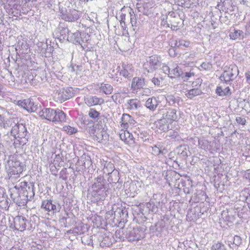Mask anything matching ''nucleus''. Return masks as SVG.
<instances>
[{"instance_id":"27","label":"nucleus","mask_w":250,"mask_h":250,"mask_svg":"<svg viewBox=\"0 0 250 250\" xmlns=\"http://www.w3.org/2000/svg\"><path fill=\"white\" fill-rule=\"evenodd\" d=\"M145 84V79L140 77H134L132 81L131 87L134 89L143 88Z\"/></svg>"},{"instance_id":"42","label":"nucleus","mask_w":250,"mask_h":250,"mask_svg":"<svg viewBox=\"0 0 250 250\" xmlns=\"http://www.w3.org/2000/svg\"><path fill=\"white\" fill-rule=\"evenodd\" d=\"M188 149L185 146H180L179 148L178 153L183 157H187L188 155Z\"/></svg>"},{"instance_id":"9","label":"nucleus","mask_w":250,"mask_h":250,"mask_svg":"<svg viewBox=\"0 0 250 250\" xmlns=\"http://www.w3.org/2000/svg\"><path fill=\"white\" fill-rule=\"evenodd\" d=\"M124 235L129 241H138L145 237L144 230L138 228H127Z\"/></svg>"},{"instance_id":"43","label":"nucleus","mask_w":250,"mask_h":250,"mask_svg":"<svg viewBox=\"0 0 250 250\" xmlns=\"http://www.w3.org/2000/svg\"><path fill=\"white\" fill-rule=\"evenodd\" d=\"M99 114L100 113L98 111L93 108L90 109L88 113L89 116L94 119L98 118Z\"/></svg>"},{"instance_id":"19","label":"nucleus","mask_w":250,"mask_h":250,"mask_svg":"<svg viewBox=\"0 0 250 250\" xmlns=\"http://www.w3.org/2000/svg\"><path fill=\"white\" fill-rule=\"evenodd\" d=\"M28 220L22 216H18L14 218V223L15 229L23 231L26 228Z\"/></svg>"},{"instance_id":"29","label":"nucleus","mask_w":250,"mask_h":250,"mask_svg":"<svg viewBox=\"0 0 250 250\" xmlns=\"http://www.w3.org/2000/svg\"><path fill=\"white\" fill-rule=\"evenodd\" d=\"M230 38L232 40H241L244 37V33L240 30H233L229 34Z\"/></svg>"},{"instance_id":"34","label":"nucleus","mask_w":250,"mask_h":250,"mask_svg":"<svg viewBox=\"0 0 250 250\" xmlns=\"http://www.w3.org/2000/svg\"><path fill=\"white\" fill-rule=\"evenodd\" d=\"M112 245V237L111 236H105L100 243L102 247H109Z\"/></svg>"},{"instance_id":"64","label":"nucleus","mask_w":250,"mask_h":250,"mask_svg":"<svg viewBox=\"0 0 250 250\" xmlns=\"http://www.w3.org/2000/svg\"><path fill=\"white\" fill-rule=\"evenodd\" d=\"M184 191H185V192H186V193H189V190H188V189L186 190H184Z\"/></svg>"},{"instance_id":"20","label":"nucleus","mask_w":250,"mask_h":250,"mask_svg":"<svg viewBox=\"0 0 250 250\" xmlns=\"http://www.w3.org/2000/svg\"><path fill=\"white\" fill-rule=\"evenodd\" d=\"M134 69L131 64L124 63L120 74L125 78L130 79L133 75Z\"/></svg>"},{"instance_id":"4","label":"nucleus","mask_w":250,"mask_h":250,"mask_svg":"<svg viewBox=\"0 0 250 250\" xmlns=\"http://www.w3.org/2000/svg\"><path fill=\"white\" fill-rule=\"evenodd\" d=\"M95 180V181L89 190L90 194L93 197L94 201L96 202L103 201L107 196L104 180L103 177H99Z\"/></svg>"},{"instance_id":"49","label":"nucleus","mask_w":250,"mask_h":250,"mask_svg":"<svg viewBox=\"0 0 250 250\" xmlns=\"http://www.w3.org/2000/svg\"><path fill=\"white\" fill-rule=\"evenodd\" d=\"M237 123L242 125H245L246 124V119L242 117H237L236 118Z\"/></svg>"},{"instance_id":"3","label":"nucleus","mask_w":250,"mask_h":250,"mask_svg":"<svg viewBox=\"0 0 250 250\" xmlns=\"http://www.w3.org/2000/svg\"><path fill=\"white\" fill-rule=\"evenodd\" d=\"M37 113L42 119L54 123H62L66 121L65 113L58 109L55 110L51 108H44L39 110Z\"/></svg>"},{"instance_id":"35","label":"nucleus","mask_w":250,"mask_h":250,"mask_svg":"<svg viewBox=\"0 0 250 250\" xmlns=\"http://www.w3.org/2000/svg\"><path fill=\"white\" fill-rule=\"evenodd\" d=\"M134 133L138 136V138H140L144 142L148 140L147 134L146 133L141 132L139 129V127L134 130Z\"/></svg>"},{"instance_id":"31","label":"nucleus","mask_w":250,"mask_h":250,"mask_svg":"<svg viewBox=\"0 0 250 250\" xmlns=\"http://www.w3.org/2000/svg\"><path fill=\"white\" fill-rule=\"evenodd\" d=\"M190 44V42L184 40H175L174 43L175 47L182 48L184 47H189Z\"/></svg>"},{"instance_id":"61","label":"nucleus","mask_w":250,"mask_h":250,"mask_svg":"<svg viewBox=\"0 0 250 250\" xmlns=\"http://www.w3.org/2000/svg\"><path fill=\"white\" fill-rule=\"evenodd\" d=\"M196 83L199 84L200 83H201V80L200 79H197Z\"/></svg>"},{"instance_id":"36","label":"nucleus","mask_w":250,"mask_h":250,"mask_svg":"<svg viewBox=\"0 0 250 250\" xmlns=\"http://www.w3.org/2000/svg\"><path fill=\"white\" fill-rule=\"evenodd\" d=\"M137 93L139 95L148 96L151 95V91L148 88L143 87V88H141L139 90H137Z\"/></svg>"},{"instance_id":"2","label":"nucleus","mask_w":250,"mask_h":250,"mask_svg":"<svg viewBox=\"0 0 250 250\" xmlns=\"http://www.w3.org/2000/svg\"><path fill=\"white\" fill-rule=\"evenodd\" d=\"M162 117L158 122L159 125V129L164 132L171 129L169 125L173 122L177 121L178 116L176 110L173 108H166L161 110Z\"/></svg>"},{"instance_id":"50","label":"nucleus","mask_w":250,"mask_h":250,"mask_svg":"<svg viewBox=\"0 0 250 250\" xmlns=\"http://www.w3.org/2000/svg\"><path fill=\"white\" fill-rule=\"evenodd\" d=\"M167 26L170 27L173 30H177L178 29V22H176L175 24H173L172 23H167Z\"/></svg>"},{"instance_id":"60","label":"nucleus","mask_w":250,"mask_h":250,"mask_svg":"<svg viewBox=\"0 0 250 250\" xmlns=\"http://www.w3.org/2000/svg\"><path fill=\"white\" fill-rule=\"evenodd\" d=\"M75 71V68L74 66H72L71 68V71L74 72Z\"/></svg>"},{"instance_id":"51","label":"nucleus","mask_w":250,"mask_h":250,"mask_svg":"<svg viewBox=\"0 0 250 250\" xmlns=\"http://www.w3.org/2000/svg\"><path fill=\"white\" fill-rule=\"evenodd\" d=\"M170 67L168 66L167 65H163L162 66V70L165 74H167L168 77H169V72H170Z\"/></svg>"},{"instance_id":"1","label":"nucleus","mask_w":250,"mask_h":250,"mask_svg":"<svg viewBox=\"0 0 250 250\" xmlns=\"http://www.w3.org/2000/svg\"><path fill=\"white\" fill-rule=\"evenodd\" d=\"M14 188L17 190L18 195L14 200L19 206L25 205L28 201L33 199L35 195V188L33 183L21 182L17 184Z\"/></svg>"},{"instance_id":"37","label":"nucleus","mask_w":250,"mask_h":250,"mask_svg":"<svg viewBox=\"0 0 250 250\" xmlns=\"http://www.w3.org/2000/svg\"><path fill=\"white\" fill-rule=\"evenodd\" d=\"M210 250H227V249L223 244L217 242L212 245Z\"/></svg>"},{"instance_id":"5","label":"nucleus","mask_w":250,"mask_h":250,"mask_svg":"<svg viewBox=\"0 0 250 250\" xmlns=\"http://www.w3.org/2000/svg\"><path fill=\"white\" fill-rule=\"evenodd\" d=\"M25 165L16 160L14 156L9 157L5 165V169L8 174V178L12 179L13 176L19 177L25 169Z\"/></svg>"},{"instance_id":"15","label":"nucleus","mask_w":250,"mask_h":250,"mask_svg":"<svg viewBox=\"0 0 250 250\" xmlns=\"http://www.w3.org/2000/svg\"><path fill=\"white\" fill-rule=\"evenodd\" d=\"M105 125L101 123L97 130L96 135L93 138L99 143H105L108 139V135L104 128Z\"/></svg>"},{"instance_id":"48","label":"nucleus","mask_w":250,"mask_h":250,"mask_svg":"<svg viewBox=\"0 0 250 250\" xmlns=\"http://www.w3.org/2000/svg\"><path fill=\"white\" fill-rule=\"evenodd\" d=\"M60 34H61V37L62 36V39H64L66 37V35H65V33H67L68 34L69 31V30L67 29V28H62L61 30H60Z\"/></svg>"},{"instance_id":"23","label":"nucleus","mask_w":250,"mask_h":250,"mask_svg":"<svg viewBox=\"0 0 250 250\" xmlns=\"http://www.w3.org/2000/svg\"><path fill=\"white\" fill-rule=\"evenodd\" d=\"M85 103L89 106L96 105H100L104 103L102 98H99L96 96H88L84 99Z\"/></svg>"},{"instance_id":"25","label":"nucleus","mask_w":250,"mask_h":250,"mask_svg":"<svg viewBox=\"0 0 250 250\" xmlns=\"http://www.w3.org/2000/svg\"><path fill=\"white\" fill-rule=\"evenodd\" d=\"M169 77L176 78L179 77L183 74L182 69L179 67L177 63H173L170 68Z\"/></svg>"},{"instance_id":"63","label":"nucleus","mask_w":250,"mask_h":250,"mask_svg":"<svg viewBox=\"0 0 250 250\" xmlns=\"http://www.w3.org/2000/svg\"><path fill=\"white\" fill-rule=\"evenodd\" d=\"M184 191H185V192H186V193H189V190H188V189L186 190H184Z\"/></svg>"},{"instance_id":"6","label":"nucleus","mask_w":250,"mask_h":250,"mask_svg":"<svg viewBox=\"0 0 250 250\" xmlns=\"http://www.w3.org/2000/svg\"><path fill=\"white\" fill-rule=\"evenodd\" d=\"M10 134L15 139H19L20 143L22 145L26 144L28 139L26 138L27 131L25 125L21 123H19L18 120L15 125L11 129Z\"/></svg>"},{"instance_id":"7","label":"nucleus","mask_w":250,"mask_h":250,"mask_svg":"<svg viewBox=\"0 0 250 250\" xmlns=\"http://www.w3.org/2000/svg\"><path fill=\"white\" fill-rule=\"evenodd\" d=\"M67 39L70 42L76 45H80L83 48H84L90 39V36L86 33L77 31L68 35Z\"/></svg>"},{"instance_id":"53","label":"nucleus","mask_w":250,"mask_h":250,"mask_svg":"<svg viewBox=\"0 0 250 250\" xmlns=\"http://www.w3.org/2000/svg\"><path fill=\"white\" fill-rule=\"evenodd\" d=\"M130 23H131L132 26H134L136 23L135 19H134L135 15L131 14L130 13Z\"/></svg>"},{"instance_id":"32","label":"nucleus","mask_w":250,"mask_h":250,"mask_svg":"<svg viewBox=\"0 0 250 250\" xmlns=\"http://www.w3.org/2000/svg\"><path fill=\"white\" fill-rule=\"evenodd\" d=\"M100 90L105 94L108 95L110 94L112 92L113 87L110 84L108 83L102 84L100 87Z\"/></svg>"},{"instance_id":"57","label":"nucleus","mask_w":250,"mask_h":250,"mask_svg":"<svg viewBox=\"0 0 250 250\" xmlns=\"http://www.w3.org/2000/svg\"><path fill=\"white\" fill-rule=\"evenodd\" d=\"M246 202L250 205L249 207H250V194L248 195L246 198Z\"/></svg>"},{"instance_id":"12","label":"nucleus","mask_w":250,"mask_h":250,"mask_svg":"<svg viewBox=\"0 0 250 250\" xmlns=\"http://www.w3.org/2000/svg\"><path fill=\"white\" fill-rule=\"evenodd\" d=\"M103 171L104 174L109 175L107 179L109 182L116 183L118 182L119 173L117 170H115L113 164L106 162L104 165Z\"/></svg>"},{"instance_id":"24","label":"nucleus","mask_w":250,"mask_h":250,"mask_svg":"<svg viewBox=\"0 0 250 250\" xmlns=\"http://www.w3.org/2000/svg\"><path fill=\"white\" fill-rule=\"evenodd\" d=\"M17 119L16 118H9L4 120L3 118L0 116V126L5 129H8L9 127L13 128V126L15 125Z\"/></svg>"},{"instance_id":"46","label":"nucleus","mask_w":250,"mask_h":250,"mask_svg":"<svg viewBox=\"0 0 250 250\" xmlns=\"http://www.w3.org/2000/svg\"><path fill=\"white\" fill-rule=\"evenodd\" d=\"M241 241H242V240L240 236L235 235L233 237V244H235L236 246H238L241 244Z\"/></svg>"},{"instance_id":"38","label":"nucleus","mask_w":250,"mask_h":250,"mask_svg":"<svg viewBox=\"0 0 250 250\" xmlns=\"http://www.w3.org/2000/svg\"><path fill=\"white\" fill-rule=\"evenodd\" d=\"M165 149H161L159 147L157 146H154L152 148V154L157 156L160 154L164 155L165 153L164 152Z\"/></svg>"},{"instance_id":"47","label":"nucleus","mask_w":250,"mask_h":250,"mask_svg":"<svg viewBox=\"0 0 250 250\" xmlns=\"http://www.w3.org/2000/svg\"><path fill=\"white\" fill-rule=\"evenodd\" d=\"M116 18L120 21H124L125 20V14H124L122 11H120L117 15Z\"/></svg>"},{"instance_id":"44","label":"nucleus","mask_w":250,"mask_h":250,"mask_svg":"<svg viewBox=\"0 0 250 250\" xmlns=\"http://www.w3.org/2000/svg\"><path fill=\"white\" fill-rule=\"evenodd\" d=\"M166 99L170 104L173 105L175 103L176 99L172 95H168L166 97Z\"/></svg>"},{"instance_id":"30","label":"nucleus","mask_w":250,"mask_h":250,"mask_svg":"<svg viewBox=\"0 0 250 250\" xmlns=\"http://www.w3.org/2000/svg\"><path fill=\"white\" fill-rule=\"evenodd\" d=\"M216 93L220 96H225L230 94V89L228 86L224 88L222 86H217Z\"/></svg>"},{"instance_id":"39","label":"nucleus","mask_w":250,"mask_h":250,"mask_svg":"<svg viewBox=\"0 0 250 250\" xmlns=\"http://www.w3.org/2000/svg\"><path fill=\"white\" fill-rule=\"evenodd\" d=\"M175 13L174 12H170L168 14V16L167 18V19L168 20V23H172L173 24H175L176 22H178L176 21V20H179L178 18H176L174 15ZM167 23L168 22L166 21Z\"/></svg>"},{"instance_id":"59","label":"nucleus","mask_w":250,"mask_h":250,"mask_svg":"<svg viewBox=\"0 0 250 250\" xmlns=\"http://www.w3.org/2000/svg\"><path fill=\"white\" fill-rule=\"evenodd\" d=\"M230 1L229 0H225L223 1L222 4H223V6L225 7V6L226 5L227 3H229Z\"/></svg>"},{"instance_id":"52","label":"nucleus","mask_w":250,"mask_h":250,"mask_svg":"<svg viewBox=\"0 0 250 250\" xmlns=\"http://www.w3.org/2000/svg\"><path fill=\"white\" fill-rule=\"evenodd\" d=\"M220 20L221 22L225 23L227 24H229L230 21L229 19V18L228 16H225V17L220 16Z\"/></svg>"},{"instance_id":"21","label":"nucleus","mask_w":250,"mask_h":250,"mask_svg":"<svg viewBox=\"0 0 250 250\" xmlns=\"http://www.w3.org/2000/svg\"><path fill=\"white\" fill-rule=\"evenodd\" d=\"M160 103V101L159 97H152L148 98L146 100L145 105L149 110L154 111L156 109Z\"/></svg>"},{"instance_id":"13","label":"nucleus","mask_w":250,"mask_h":250,"mask_svg":"<svg viewBox=\"0 0 250 250\" xmlns=\"http://www.w3.org/2000/svg\"><path fill=\"white\" fill-rule=\"evenodd\" d=\"M73 96V92L70 87L60 89L54 94V98L61 102L70 99Z\"/></svg>"},{"instance_id":"54","label":"nucleus","mask_w":250,"mask_h":250,"mask_svg":"<svg viewBox=\"0 0 250 250\" xmlns=\"http://www.w3.org/2000/svg\"><path fill=\"white\" fill-rule=\"evenodd\" d=\"M246 81L248 83L250 84V70L248 71L245 74Z\"/></svg>"},{"instance_id":"22","label":"nucleus","mask_w":250,"mask_h":250,"mask_svg":"<svg viewBox=\"0 0 250 250\" xmlns=\"http://www.w3.org/2000/svg\"><path fill=\"white\" fill-rule=\"evenodd\" d=\"M141 106L140 102L137 99H132L128 100L125 104L127 110L135 111Z\"/></svg>"},{"instance_id":"28","label":"nucleus","mask_w":250,"mask_h":250,"mask_svg":"<svg viewBox=\"0 0 250 250\" xmlns=\"http://www.w3.org/2000/svg\"><path fill=\"white\" fill-rule=\"evenodd\" d=\"M125 94V92L117 91L112 95L111 98L116 104H121L123 103Z\"/></svg>"},{"instance_id":"26","label":"nucleus","mask_w":250,"mask_h":250,"mask_svg":"<svg viewBox=\"0 0 250 250\" xmlns=\"http://www.w3.org/2000/svg\"><path fill=\"white\" fill-rule=\"evenodd\" d=\"M42 208L46 211H53L54 212L57 211L56 205L53 204L52 200H45L42 201Z\"/></svg>"},{"instance_id":"41","label":"nucleus","mask_w":250,"mask_h":250,"mask_svg":"<svg viewBox=\"0 0 250 250\" xmlns=\"http://www.w3.org/2000/svg\"><path fill=\"white\" fill-rule=\"evenodd\" d=\"M164 79L163 77H154L151 79V82L155 85L159 86L162 84Z\"/></svg>"},{"instance_id":"45","label":"nucleus","mask_w":250,"mask_h":250,"mask_svg":"<svg viewBox=\"0 0 250 250\" xmlns=\"http://www.w3.org/2000/svg\"><path fill=\"white\" fill-rule=\"evenodd\" d=\"M201 67L204 70H210L212 67V65L209 62H203Z\"/></svg>"},{"instance_id":"16","label":"nucleus","mask_w":250,"mask_h":250,"mask_svg":"<svg viewBox=\"0 0 250 250\" xmlns=\"http://www.w3.org/2000/svg\"><path fill=\"white\" fill-rule=\"evenodd\" d=\"M81 14L75 9H70L65 12H61V17L66 21L74 22L79 19Z\"/></svg>"},{"instance_id":"33","label":"nucleus","mask_w":250,"mask_h":250,"mask_svg":"<svg viewBox=\"0 0 250 250\" xmlns=\"http://www.w3.org/2000/svg\"><path fill=\"white\" fill-rule=\"evenodd\" d=\"M100 123H102L101 121L99 122V124H96L95 125H92L91 126H89L87 128V131L89 132L90 136H93V138L96 135V132H97V130L98 128H99V126H100Z\"/></svg>"},{"instance_id":"11","label":"nucleus","mask_w":250,"mask_h":250,"mask_svg":"<svg viewBox=\"0 0 250 250\" xmlns=\"http://www.w3.org/2000/svg\"><path fill=\"white\" fill-rule=\"evenodd\" d=\"M121 128L122 129L130 130L134 132L138 127L137 123L129 114L124 113L121 121Z\"/></svg>"},{"instance_id":"10","label":"nucleus","mask_w":250,"mask_h":250,"mask_svg":"<svg viewBox=\"0 0 250 250\" xmlns=\"http://www.w3.org/2000/svg\"><path fill=\"white\" fill-rule=\"evenodd\" d=\"M161 65L160 58L156 55L149 57L143 65L144 69L148 73H152Z\"/></svg>"},{"instance_id":"18","label":"nucleus","mask_w":250,"mask_h":250,"mask_svg":"<svg viewBox=\"0 0 250 250\" xmlns=\"http://www.w3.org/2000/svg\"><path fill=\"white\" fill-rule=\"evenodd\" d=\"M187 85L184 83L181 84L180 87L181 88V91L185 93L186 96L189 99H191L196 96L200 95L202 93L201 90L198 87L187 90Z\"/></svg>"},{"instance_id":"17","label":"nucleus","mask_w":250,"mask_h":250,"mask_svg":"<svg viewBox=\"0 0 250 250\" xmlns=\"http://www.w3.org/2000/svg\"><path fill=\"white\" fill-rule=\"evenodd\" d=\"M133 133H134L130 130L122 129L120 132L121 140L127 144L130 145L133 144L134 143Z\"/></svg>"},{"instance_id":"14","label":"nucleus","mask_w":250,"mask_h":250,"mask_svg":"<svg viewBox=\"0 0 250 250\" xmlns=\"http://www.w3.org/2000/svg\"><path fill=\"white\" fill-rule=\"evenodd\" d=\"M18 105L26 109L28 112H38L39 107L35 104L32 99H25L23 101H19Z\"/></svg>"},{"instance_id":"40","label":"nucleus","mask_w":250,"mask_h":250,"mask_svg":"<svg viewBox=\"0 0 250 250\" xmlns=\"http://www.w3.org/2000/svg\"><path fill=\"white\" fill-rule=\"evenodd\" d=\"M63 130L69 135H72L77 132V129L70 125L64 126L63 127Z\"/></svg>"},{"instance_id":"55","label":"nucleus","mask_w":250,"mask_h":250,"mask_svg":"<svg viewBox=\"0 0 250 250\" xmlns=\"http://www.w3.org/2000/svg\"><path fill=\"white\" fill-rule=\"evenodd\" d=\"M120 22L121 26L122 28L123 29V30H125L126 28V24L125 23V21H121Z\"/></svg>"},{"instance_id":"8","label":"nucleus","mask_w":250,"mask_h":250,"mask_svg":"<svg viewBox=\"0 0 250 250\" xmlns=\"http://www.w3.org/2000/svg\"><path fill=\"white\" fill-rule=\"evenodd\" d=\"M238 74V69L235 65L231 64L229 66H226L224 67L223 74L220 77V79L221 81L228 83L234 80Z\"/></svg>"},{"instance_id":"58","label":"nucleus","mask_w":250,"mask_h":250,"mask_svg":"<svg viewBox=\"0 0 250 250\" xmlns=\"http://www.w3.org/2000/svg\"><path fill=\"white\" fill-rule=\"evenodd\" d=\"M246 31L248 34L250 35V22L249 25L246 26Z\"/></svg>"},{"instance_id":"62","label":"nucleus","mask_w":250,"mask_h":250,"mask_svg":"<svg viewBox=\"0 0 250 250\" xmlns=\"http://www.w3.org/2000/svg\"><path fill=\"white\" fill-rule=\"evenodd\" d=\"M246 1L245 0H242L241 1V3H242L243 4H245L246 3Z\"/></svg>"},{"instance_id":"56","label":"nucleus","mask_w":250,"mask_h":250,"mask_svg":"<svg viewBox=\"0 0 250 250\" xmlns=\"http://www.w3.org/2000/svg\"><path fill=\"white\" fill-rule=\"evenodd\" d=\"M192 75H193V73L191 72H186L185 73V76L187 78V80Z\"/></svg>"}]
</instances>
